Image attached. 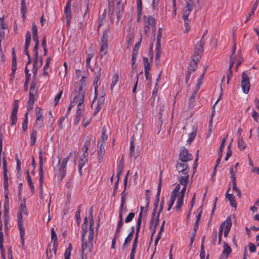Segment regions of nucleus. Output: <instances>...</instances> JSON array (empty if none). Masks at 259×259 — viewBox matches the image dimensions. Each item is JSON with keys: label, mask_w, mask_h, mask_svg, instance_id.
Listing matches in <instances>:
<instances>
[{"label": "nucleus", "mask_w": 259, "mask_h": 259, "mask_svg": "<svg viewBox=\"0 0 259 259\" xmlns=\"http://www.w3.org/2000/svg\"><path fill=\"white\" fill-rule=\"evenodd\" d=\"M85 94V90H79L77 89L75 87V89L72 93V95H74L73 98V102L76 103H78L77 107H80L84 102V97Z\"/></svg>", "instance_id": "f257e3e1"}, {"label": "nucleus", "mask_w": 259, "mask_h": 259, "mask_svg": "<svg viewBox=\"0 0 259 259\" xmlns=\"http://www.w3.org/2000/svg\"><path fill=\"white\" fill-rule=\"evenodd\" d=\"M110 33V30L109 29H105L103 34V36L101 38V48H100V56L102 58L103 56L105 55L106 52H104L105 49H107L108 48V37L109 33Z\"/></svg>", "instance_id": "f03ea898"}, {"label": "nucleus", "mask_w": 259, "mask_h": 259, "mask_svg": "<svg viewBox=\"0 0 259 259\" xmlns=\"http://www.w3.org/2000/svg\"><path fill=\"white\" fill-rule=\"evenodd\" d=\"M18 226L20 231V240L22 247L24 246V235L25 229L23 225V220L22 217V212H18Z\"/></svg>", "instance_id": "7ed1b4c3"}, {"label": "nucleus", "mask_w": 259, "mask_h": 259, "mask_svg": "<svg viewBox=\"0 0 259 259\" xmlns=\"http://www.w3.org/2000/svg\"><path fill=\"white\" fill-rule=\"evenodd\" d=\"M241 87L244 93L247 94L249 92L250 83L249 76L245 72L242 73Z\"/></svg>", "instance_id": "20e7f679"}, {"label": "nucleus", "mask_w": 259, "mask_h": 259, "mask_svg": "<svg viewBox=\"0 0 259 259\" xmlns=\"http://www.w3.org/2000/svg\"><path fill=\"white\" fill-rule=\"evenodd\" d=\"M179 159L182 162H187L193 159V156L189 154L188 149L184 148L179 155Z\"/></svg>", "instance_id": "39448f33"}, {"label": "nucleus", "mask_w": 259, "mask_h": 259, "mask_svg": "<svg viewBox=\"0 0 259 259\" xmlns=\"http://www.w3.org/2000/svg\"><path fill=\"white\" fill-rule=\"evenodd\" d=\"M161 178L160 177L159 180V183H158V189H157V193L156 194V199L155 200V202L154 203V212H153V218H152L150 222V224H152L154 222V218L155 216V213L156 209L157 208L159 200V196L161 192Z\"/></svg>", "instance_id": "423d86ee"}, {"label": "nucleus", "mask_w": 259, "mask_h": 259, "mask_svg": "<svg viewBox=\"0 0 259 259\" xmlns=\"http://www.w3.org/2000/svg\"><path fill=\"white\" fill-rule=\"evenodd\" d=\"M204 44V40H203V37H202L200 40L197 43L195 46L193 57H195L196 56H199L201 55L203 52Z\"/></svg>", "instance_id": "0eeeda50"}, {"label": "nucleus", "mask_w": 259, "mask_h": 259, "mask_svg": "<svg viewBox=\"0 0 259 259\" xmlns=\"http://www.w3.org/2000/svg\"><path fill=\"white\" fill-rule=\"evenodd\" d=\"M176 168L177 170L179 172H182V174H187V173H188V171H189L190 169L187 163L182 161L177 162Z\"/></svg>", "instance_id": "6e6552de"}, {"label": "nucleus", "mask_w": 259, "mask_h": 259, "mask_svg": "<svg viewBox=\"0 0 259 259\" xmlns=\"http://www.w3.org/2000/svg\"><path fill=\"white\" fill-rule=\"evenodd\" d=\"M101 68H100L99 71L96 73V77L93 82V85L94 86L95 89V97L93 101H92V103L91 104L92 107H93V104L95 102L96 99L98 97V82L99 80L101 77Z\"/></svg>", "instance_id": "1a4fd4ad"}, {"label": "nucleus", "mask_w": 259, "mask_h": 259, "mask_svg": "<svg viewBox=\"0 0 259 259\" xmlns=\"http://www.w3.org/2000/svg\"><path fill=\"white\" fill-rule=\"evenodd\" d=\"M223 251L221 255L220 259H226L232 251V249L226 242L223 243Z\"/></svg>", "instance_id": "9d476101"}, {"label": "nucleus", "mask_w": 259, "mask_h": 259, "mask_svg": "<svg viewBox=\"0 0 259 259\" xmlns=\"http://www.w3.org/2000/svg\"><path fill=\"white\" fill-rule=\"evenodd\" d=\"M193 5L190 4L189 1L187 2L186 7L184 8L182 18L183 20H188L190 12L192 10Z\"/></svg>", "instance_id": "9b49d317"}, {"label": "nucleus", "mask_w": 259, "mask_h": 259, "mask_svg": "<svg viewBox=\"0 0 259 259\" xmlns=\"http://www.w3.org/2000/svg\"><path fill=\"white\" fill-rule=\"evenodd\" d=\"M37 109L38 110L36 111V126L38 127H40L43 122V115L41 112V108L40 107H37Z\"/></svg>", "instance_id": "f8f14e48"}, {"label": "nucleus", "mask_w": 259, "mask_h": 259, "mask_svg": "<svg viewBox=\"0 0 259 259\" xmlns=\"http://www.w3.org/2000/svg\"><path fill=\"white\" fill-rule=\"evenodd\" d=\"M164 203V197H163L162 200H161L160 204V207H159V211H158V215H157V218H156V219L155 220L154 225V227H153V231H152V236L153 235V234L156 232V228L157 226L158 225V222H159L158 217H159V214L160 213V212L162 211V210L163 209Z\"/></svg>", "instance_id": "ddd939ff"}, {"label": "nucleus", "mask_w": 259, "mask_h": 259, "mask_svg": "<svg viewBox=\"0 0 259 259\" xmlns=\"http://www.w3.org/2000/svg\"><path fill=\"white\" fill-rule=\"evenodd\" d=\"M3 163L4 168V181H8V177L7 175L8 169L7 166V159L6 153L5 152L3 153Z\"/></svg>", "instance_id": "4468645a"}, {"label": "nucleus", "mask_w": 259, "mask_h": 259, "mask_svg": "<svg viewBox=\"0 0 259 259\" xmlns=\"http://www.w3.org/2000/svg\"><path fill=\"white\" fill-rule=\"evenodd\" d=\"M232 225L231 217H229L227 218L226 220L223 222L220 225V227H222L223 230L224 228L225 230L226 231H230V229L231 228Z\"/></svg>", "instance_id": "2eb2a0df"}, {"label": "nucleus", "mask_w": 259, "mask_h": 259, "mask_svg": "<svg viewBox=\"0 0 259 259\" xmlns=\"http://www.w3.org/2000/svg\"><path fill=\"white\" fill-rule=\"evenodd\" d=\"M67 159H63L62 163L61 164L60 167L59 168V172L60 175L61 176V180L64 178L66 175V165L67 163Z\"/></svg>", "instance_id": "dca6fc26"}, {"label": "nucleus", "mask_w": 259, "mask_h": 259, "mask_svg": "<svg viewBox=\"0 0 259 259\" xmlns=\"http://www.w3.org/2000/svg\"><path fill=\"white\" fill-rule=\"evenodd\" d=\"M93 226H94L90 225V231H89V237H88L89 244H90V245H91V247H89L90 251H92V248L93 247V241L94 235V230Z\"/></svg>", "instance_id": "f3484780"}, {"label": "nucleus", "mask_w": 259, "mask_h": 259, "mask_svg": "<svg viewBox=\"0 0 259 259\" xmlns=\"http://www.w3.org/2000/svg\"><path fill=\"white\" fill-rule=\"evenodd\" d=\"M230 187L229 188V189L226 193V197L229 200L231 206L233 207L236 208L237 206V203L236 202V200L235 199V197L233 196V194H230L228 193V192L230 191Z\"/></svg>", "instance_id": "a211bd4d"}, {"label": "nucleus", "mask_w": 259, "mask_h": 259, "mask_svg": "<svg viewBox=\"0 0 259 259\" xmlns=\"http://www.w3.org/2000/svg\"><path fill=\"white\" fill-rule=\"evenodd\" d=\"M183 175H184V176H181L179 178L180 184L184 186V187H187L189 182V175L188 173Z\"/></svg>", "instance_id": "6ab92c4d"}, {"label": "nucleus", "mask_w": 259, "mask_h": 259, "mask_svg": "<svg viewBox=\"0 0 259 259\" xmlns=\"http://www.w3.org/2000/svg\"><path fill=\"white\" fill-rule=\"evenodd\" d=\"M71 1L68 0L66 7L65 8L64 13L66 16V18H69L70 16H71Z\"/></svg>", "instance_id": "aec40b11"}, {"label": "nucleus", "mask_w": 259, "mask_h": 259, "mask_svg": "<svg viewBox=\"0 0 259 259\" xmlns=\"http://www.w3.org/2000/svg\"><path fill=\"white\" fill-rule=\"evenodd\" d=\"M198 91L195 90L193 92L192 95L189 100V108H192L194 107V103L195 102V96Z\"/></svg>", "instance_id": "412c9836"}, {"label": "nucleus", "mask_w": 259, "mask_h": 259, "mask_svg": "<svg viewBox=\"0 0 259 259\" xmlns=\"http://www.w3.org/2000/svg\"><path fill=\"white\" fill-rule=\"evenodd\" d=\"M258 1L259 0H256L255 3H254L252 8L250 12V13L248 14V16L246 18V20H245V22L246 23L250 18L251 16L253 15L255 10L256 9V8L258 4Z\"/></svg>", "instance_id": "4be33fe9"}, {"label": "nucleus", "mask_w": 259, "mask_h": 259, "mask_svg": "<svg viewBox=\"0 0 259 259\" xmlns=\"http://www.w3.org/2000/svg\"><path fill=\"white\" fill-rule=\"evenodd\" d=\"M197 63H196L194 60H192L190 63L188 67V71H190V72H194L197 67Z\"/></svg>", "instance_id": "5701e85b"}, {"label": "nucleus", "mask_w": 259, "mask_h": 259, "mask_svg": "<svg viewBox=\"0 0 259 259\" xmlns=\"http://www.w3.org/2000/svg\"><path fill=\"white\" fill-rule=\"evenodd\" d=\"M26 174H27V182H28V185L30 187V188L31 189V191L32 193H33L34 191V187L33 186L31 177L29 175V172L28 170H26Z\"/></svg>", "instance_id": "b1692460"}, {"label": "nucleus", "mask_w": 259, "mask_h": 259, "mask_svg": "<svg viewBox=\"0 0 259 259\" xmlns=\"http://www.w3.org/2000/svg\"><path fill=\"white\" fill-rule=\"evenodd\" d=\"M37 131L33 129L30 135L31 146L35 145L36 140Z\"/></svg>", "instance_id": "393cba45"}, {"label": "nucleus", "mask_w": 259, "mask_h": 259, "mask_svg": "<svg viewBox=\"0 0 259 259\" xmlns=\"http://www.w3.org/2000/svg\"><path fill=\"white\" fill-rule=\"evenodd\" d=\"M134 38V34L133 32L128 33V35L126 36V40H127V48L129 49L130 46L133 43V39Z\"/></svg>", "instance_id": "a878e982"}, {"label": "nucleus", "mask_w": 259, "mask_h": 259, "mask_svg": "<svg viewBox=\"0 0 259 259\" xmlns=\"http://www.w3.org/2000/svg\"><path fill=\"white\" fill-rule=\"evenodd\" d=\"M51 57H48L47 59V60H46V64L44 66V69H43V75L45 76V75H48V71H47L48 69L49 68V65H50V62H51Z\"/></svg>", "instance_id": "bb28decb"}, {"label": "nucleus", "mask_w": 259, "mask_h": 259, "mask_svg": "<svg viewBox=\"0 0 259 259\" xmlns=\"http://www.w3.org/2000/svg\"><path fill=\"white\" fill-rule=\"evenodd\" d=\"M207 68V66H206L205 67L204 70L203 71V72L202 73V74L200 76V78L198 79L197 83V84H196L197 87H196V89L195 90L198 91V90L199 89L200 86L201 85V83L202 82V79H203V77H204V76L205 75V72L206 71Z\"/></svg>", "instance_id": "cd10ccee"}, {"label": "nucleus", "mask_w": 259, "mask_h": 259, "mask_svg": "<svg viewBox=\"0 0 259 259\" xmlns=\"http://www.w3.org/2000/svg\"><path fill=\"white\" fill-rule=\"evenodd\" d=\"M21 12L22 13V18H24L25 17V13L27 11L26 5L25 0H21Z\"/></svg>", "instance_id": "c85d7f7f"}, {"label": "nucleus", "mask_w": 259, "mask_h": 259, "mask_svg": "<svg viewBox=\"0 0 259 259\" xmlns=\"http://www.w3.org/2000/svg\"><path fill=\"white\" fill-rule=\"evenodd\" d=\"M31 41V34L29 31H27L26 34L25 44L24 48L28 49Z\"/></svg>", "instance_id": "c756f323"}, {"label": "nucleus", "mask_w": 259, "mask_h": 259, "mask_svg": "<svg viewBox=\"0 0 259 259\" xmlns=\"http://www.w3.org/2000/svg\"><path fill=\"white\" fill-rule=\"evenodd\" d=\"M140 227H141V225H140V222H139L138 225H137V226L136 233V235H135V237L134 239L133 246H137L138 234L140 232Z\"/></svg>", "instance_id": "7c9ffc66"}, {"label": "nucleus", "mask_w": 259, "mask_h": 259, "mask_svg": "<svg viewBox=\"0 0 259 259\" xmlns=\"http://www.w3.org/2000/svg\"><path fill=\"white\" fill-rule=\"evenodd\" d=\"M221 95H220V96L219 97V99L217 100V101L215 102V103H214V104L212 106V112H211V114L210 118V120H209V125L210 126L211 125L212 122L213 117V116H214V115L215 114V110H214L215 106L218 103V102L221 100Z\"/></svg>", "instance_id": "2f4dec72"}, {"label": "nucleus", "mask_w": 259, "mask_h": 259, "mask_svg": "<svg viewBox=\"0 0 259 259\" xmlns=\"http://www.w3.org/2000/svg\"><path fill=\"white\" fill-rule=\"evenodd\" d=\"M238 148L241 150H242L246 148V144L244 142V141L243 140V139L242 137H238Z\"/></svg>", "instance_id": "473e14b6"}, {"label": "nucleus", "mask_w": 259, "mask_h": 259, "mask_svg": "<svg viewBox=\"0 0 259 259\" xmlns=\"http://www.w3.org/2000/svg\"><path fill=\"white\" fill-rule=\"evenodd\" d=\"M32 39L34 41H35V44L34 47L33 51H36L38 50V46H39V39L38 34H33L32 35Z\"/></svg>", "instance_id": "72a5a7b5"}, {"label": "nucleus", "mask_w": 259, "mask_h": 259, "mask_svg": "<svg viewBox=\"0 0 259 259\" xmlns=\"http://www.w3.org/2000/svg\"><path fill=\"white\" fill-rule=\"evenodd\" d=\"M28 112L25 113L24 120L22 123V130H23V132H26L27 129V125H28Z\"/></svg>", "instance_id": "f704fd0d"}, {"label": "nucleus", "mask_w": 259, "mask_h": 259, "mask_svg": "<svg viewBox=\"0 0 259 259\" xmlns=\"http://www.w3.org/2000/svg\"><path fill=\"white\" fill-rule=\"evenodd\" d=\"M82 114V110L81 108L78 107L77 111H76V115L75 119V124H77L79 120H80L81 116Z\"/></svg>", "instance_id": "c9c22d12"}, {"label": "nucleus", "mask_w": 259, "mask_h": 259, "mask_svg": "<svg viewBox=\"0 0 259 259\" xmlns=\"http://www.w3.org/2000/svg\"><path fill=\"white\" fill-rule=\"evenodd\" d=\"M142 12V5H137V22H140L141 20V16Z\"/></svg>", "instance_id": "e433bc0d"}, {"label": "nucleus", "mask_w": 259, "mask_h": 259, "mask_svg": "<svg viewBox=\"0 0 259 259\" xmlns=\"http://www.w3.org/2000/svg\"><path fill=\"white\" fill-rule=\"evenodd\" d=\"M25 201V198H24V199H23L24 202L21 203L20 204L18 212H23L24 214H27Z\"/></svg>", "instance_id": "4c0bfd02"}, {"label": "nucleus", "mask_w": 259, "mask_h": 259, "mask_svg": "<svg viewBox=\"0 0 259 259\" xmlns=\"http://www.w3.org/2000/svg\"><path fill=\"white\" fill-rule=\"evenodd\" d=\"M106 10H104V12L102 15H101L99 18V22L98 24V27H100L106 21V13H105Z\"/></svg>", "instance_id": "58836bf2"}, {"label": "nucleus", "mask_w": 259, "mask_h": 259, "mask_svg": "<svg viewBox=\"0 0 259 259\" xmlns=\"http://www.w3.org/2000/svg\"><path fill=\"white\" fill-rule=\"evenodd\" d=\"M36 85V80L32 79L30 83V88L29 92H32L33 93H36L37 92V89H35Z\"/></svg>", "instance_id": "ea45409f"}, {"label": "nucleus", "mask_w": 259, "mask_h": 259, "mask_svg": "<svg viewBox=\"0 0 259 259\" xmlns=\"http://www.w3.org/2000/svg\"><path fill=\"white\" fill-rule=\"evenodd\" d=\"M39 170H43V157L42 152L40 150L39 152Z\"/></svg>", "instance_id": "a19ab883"}, {"label": "nucleus", "mask_w": 259, "mask_h": 259, "mask_svg": "<svg viewBox=\"0 0 259 259\" xmlns=\"http://www.w3.org/2000/svg\"><path fill=\"white\" fill-rule=\"evenodd\" d=\"M165 224V221H163L162 224V225L160 227V231L159 232V234L157 237L156 238L155 240V244H156L158 241V240L161 238V233L164 230V226Z\"/></svg>", "instance_id": "79ce46f5"}, {"label": "nucleus", "mask_w": 259, "mask_h": 259, "mask_svg": "<svg viewBox=\"0 0 259 259\" xmlns=\"http://www.w3.org/2000/svg\"><path fill=\"white\" fill-rule=\"evenodd\" d=\"M119 80V76L117 74H115L114 75L111 84V89L113 90L114 86L117 83Z\"/></svg>", "instance_id": "37998d69"}, {"label": "nucleus", "mask_w": 259, "mask_h": 259, "mask_svg": "<svg viewBox=\"0 0 259 259\" xmlns=\"http://www.w3.org/2000/svg\"><path fill=\"white\" fill-rule=\"evenodd\" d=\"M91 247V245L90 244L88 245L87 240L84 239V238H82V246L81 248V252H84V250L87 248V247Z\"/></svg>", "instance_id": "c03bdc74"}, {"label": "nucleus", "mask_w": 259, "mask_h": 259, "mask_svg": "<svg viewBox=\"0 0 259 259\" xmlns=\"http://www.w3.org/2000/svg\"><path fill=\"white\" fill-rule=\"evenodd\" d=\"M143 72H141L138 74V75L137 76V81H136V82L135 84V85H134L133 90V92L134 93H136V90H137V84H138V82L139 80L140 79V78L143 79Z\"/></svg>", "instance_id": "a18cd8bd"}, {"label": "nucleus", "mask_w": 259, "mask_h": 259, "mask_svg": "<svg viewBox=\"0 0 259 259\" xmlns=\"http://www.w3.org/2000/svg\"><path fill=\"white\" fill-rule=\"evenodd\" d=\"M143 213H145L146 210H144V207L141 206V211L139 213V217L138 218V221H137V225H138L139 222H140V225H141Z\"/></svg>", "instance_id": "49530a36"}, {"label": "nucleus", "mask_w": 259, "mask_h": 259, "mask_svg": "<svg viewBox=\"0 0 259 259\" xmlns=\"http://www.w3.org/2000/svg\"><path fill=\"white\" fill-rule=\"evenodd\" d=\"M35 100V98L34 97V93L32 92H29V100L27 102V103H30V104H34V102Z\"/></svg>", "instance_id": "de8ad7c7"}, {"label": "nucleus", "mask_w": 259, "mask_h": 259, "mask_svg": "<svg viewBox=\"0 0 259 259\" xmlns=\"http://www.w3.org/2000/svg\"><path fill=\"white\" fill-rule=\"evenodd\" d=\"M105 153V150L99 148V150L98 151V160L99 162H101V160L103 158Z\"/></svg>", "instance_id": "09e8293b"}, {"label": "nucleus", "mask_w": 259, "mask_h": 259, "mask_svg": "<svg viewBox=\"0 0 259 259\" xmlns=\"http://www.w3.org/2000/svg\"><path fill=\"white\" fill-rule=\"evenodd\" d=\"M18 100H15L13 104V108L12 109V113L17 114L18 109Z\"/></svg>", "instance_id": "8fccbe9b"}, {"label": "nucleus", "mask_w": 259, "mask_h": 259, "mask_svg": "<svg viewBox=\"0 0 259 259\" xmlns=\"http://www.w3.org/2000/svg\"><path fill=\"white\" fill-rule=\"evenodd\" d=\"M121 1L119 0L116 4V12H119L120 13H122L123 11V5L121 4Z\"/></svg>", "instance_id": "3c124183"}, {"label": "nucleus", "mask_w": 259, "mask_h": 259, "mask_svg": "<svg viewBox=\"0 0 259 259\" xmlns=\"http://www.w3.org/2000/svg\"><path fill=\"white\" fill-rule=\"evenodd\" d=\"M85 76H82L81 77V78L79 81V87L78 89H79V90H83V87H85L86 85V81H85Z\"/></svg>", "instance_id": "603ef678"}, {"label": "nucleus", "mask_w": 259, "mask_h": 259, "mask_svg": "<svg viewBox=\"0 0 259 259\" xmlns=\"http://www.w3.org/2000/svg\"><path fill=\"white\" fill-rule=\"evenodd\" d=\"M90 146V139H88L87 141L84 142V145L82 148L83 151H85L86 152L88 151L89 147Z\"/></svg>", "instance_id": "864d4df0"}, {"label": "nucleus", "mask_w": 259, "mask_h": 259, "mask_svg": "<svg viewBox=\"0 0 259 259\" xmlns=\"http://www.w3.org/2000/svg\"><path fill=\"white\" fill-rule=\"evenodd\" d=\"M93 207H91L89 211V218H90V223L91 226H94V221L93 219Z\"/></svg>", "instance_id": "5fc2aeb1"}, {"label": "nucleus", "mask_w": 259, "mask_h": 259, "mask_svg": "<svg viewBox=\"0 0 259 259\" xmlns=\"http://www.w3.org/2000/svg\"><path fill=\"white\" fill-rule=\"evenodd\" d=\"M39 188H42V184L44 182V174L43 170H39Z\"/></svg>", "instance_id": "6e6d98bb"}, {"label": "nucleus", "mask_w": 259, "mask_h": 259, "mask_svg": "<svg viewBox=\"0 0 259 259\" xmlns=\"http://www.w3.org/2000/svg\"><path fill=\"white\" fill-rule=\"evenodd\" d=\"M106 127L105 126H104L102 128V140L104 143H105V142L107 140L108 136L106 134Z\"/></svg>", "instance_id": "4d7b16f0"}, {"label": "nucleus", "mask_w": 259, "mask_h": 259, "mask_svg": "<svg viewBox=\"0 0 259 259\" xmlns=\"http://www.w3.org/2000/svg\"><path fill=\"white\" fill-rule=\"evenodd\" d=\"M123 169V166H122L121 164H119L117 172V180L119 181L120 175L122 172Z\"/></svg>", "instance_id": "13d9d810"}, {"label": "nucleus", "mask_w": 259, "mask_h": 259, "mask_svg": "<svg viewBox=\"0 0 259 259\" xmlns=\"http://www.w3.org/2000/svg\"><path fill=\"white\" fill-rule=\"evenodd\" d=\"M34 60L33 63V67H36L38 59V50L34 51Z\"/></svg>", "instance_id": "bf43d9fd"}, {"label": "nucleus", "mask_w": 259, "mask_h": 259, "mask_svg": "<svg viewBox=\"0 0 259 259\" xmlns=\"http://www.w3.org/2000/svg\"><path fill=\"white\" fill-rule=\"evenodd\" d=\"M135 217V213L134 212H130L127 216L126 217L125 222L126 223H129L132 221L133 218Z\"/></svg>", "instance_id": "052dcab7"}, {"label": "nucleus", "mask_w": 259, "mask_h": 259, "mask_svg": "<svg viewBox=\"0 0 259 259\" xmlns=\"http://www.w3.org/2000/svg\"><path fill=\"white\" fill-rule=\"evenodd\" d=\"M11 120L12 121L11 126H13L16 124L17 120V114L12 113L11 115Z\"/></svg>", "instance_id": "680f3d73"}, {"label": "nucleus", "mask_w": 259, "mask_h": 259, "mask_svg": "<svg viewBox=\"0 0 259 259\" xmlns=\"http://www.w3.org/2000/svg\"><path fill=\"white\" fill-rule=\"evenodd\" d=\"M233 190L236 192L237 195L238 196V197L241 198V191L239 190V189L237 188L236 184H233Z\"/></svg>", "instance_id": "e2e57ef3"}, {"label": "nucleus", "mask_w": 259, "mask_h": 259, "mask_svg": "<svg viewBox=\"0 0 259 259\" xmlns=\"http://www.w3.org/2000/svg\"><path fill=\"white\" fill-rule=\"evenodd\" d=\"M62 94H63V91L62 90V91H61L60 92V93H59V94H58V95L55 97V99H54V101H55V105H55V106L58 104V102H59V100H60V98H61V96H62Z\"/></svg>", "instance_id": "0e129e2a"}, {"label": "nucleus", "mask_w": 259, "mask_h": 259, "mask_svg": "<svg viewBox=\"0 0 259 259\" xmlns=\"http://www.w3.org/2000/svg\"><path fill=\"white\" fill-rule=\"evenodd\" d=\"M196 130H195V132H193L189 134V138L187 141L189 143H190L192 142V141L194 140L196 135Z\"/></svg>", "instance_id": "69168bd1"}, {"label": "nucleus", "mask_w": 259, "mask_h": 259, "mask_svg": "<svg viewBox=\"0 0 259 259\" xmlns=\"http://www.w3.org/2000/svg\"><path fill=\"white\" fill-rule=\"evenodd\" d=\"M183 204V201L181 200H178L177 202V206L176 207V209L177 211H179L181 210L182 205Z\"/></svg>", "instance_id": "338daca9"}, {"label": "nucleus", "mask_w": 259, "mask_h": 259, "mask_svg": "<svg viewBox=\"0 0 259 259\" xmlns=\"http://www.w3.org/2000/svg\"><path fill=\"white\" fill-rule=\"evenodd\" d=\"M249 250L250 252H254L256 251L255 245L251 242L248 243Z\"/></svg>", "instance_id": "774afa93"}]
</instances>
